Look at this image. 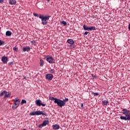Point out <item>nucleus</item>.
I'll use <instances>...</instances> for the list:
<instances>
[{"instance_id":"9d476101","label":"nucleus","mask_w":130,"mask_h":130,"mask_svg":"<svg viewBox=\"0 0 130 130\" xmlns=\"http://www.w3.org/2000/svg\"><path fill=\"white\" fill-rule=\"evenodd\" d=\"M23 50L24 52H29L30 50H31V47H29L28 46H24L23 47Z\"/></svg>"},{"instance_id":"0eeeda50","label":"nucleus","mask_w":130,"mask_h":130,"mask_svg":"<svg viewBox=\"0 0 130 130\" xmlns=\"http://www.w3.org/2000/svg\"><path fill=\"white\" fill-rule=\"evenodd\" d=\"M36 104H37V105H38V106H46V104H43L42 103V102L41 101V100H37L35 101Z\"/></svg>"},{"instance_id":"a878e982","label":"nucleus","mask_w":130,"mask_h":130,"mask_svg":"<svg viewBox=\"0 0 130 130\" xmlns=\"http://www.w3.org/2000/svg\"><path fill=\"white\" fill-rule=\"evenodd\" d=\"M5 44V42L2 40H0V46H2V45H4Z\"/></svg>"},{"instance_id":"c756f323","label":"nucleus","mask_w":130,"mask_h":130,"mask_svg":"<svg viewBox=\"0 0 130 130\" xmlns=\"http://www.w3.org/2000/svg\"><path fill=\"white\" fill-rule=\"evenodd\" d=\"M88 34H90V33L88 31H85L84 34V35H88Z\"/></svg>"},{"instance_id":"473e14b6","label":"nucleus","mask_w":130,"mask_h":130,"mask_svg":"<svg viewBox=\"0 0 130 130\" xmlns=\"http://www.w3.org/2000/svg\"><path fill=\"white\" fill-rule=\"evenodd\" d=\"M12 63H13L12 62H10L8 63V64H9V66H10V64H11Z\"/></svg>"},{"instance_id":"7ed1b4c3","label":"nucleus","mask_w":130,"mask_h":130,"mask_svg":"<svg viewBox=\"0 0 130 130\" xmlns=\"http://www.w3.org/2000/svg\"><path fill=\"white\" fill-rule=\"evenodd\" d=\"M31 115H45V116H47V114L45 113L44 111H37L36 112H32L30 113Z\"/></svg>"},{"instance_id":"bb28decb","label":"nucleus","mask_w":130,"mask_h":130,"mask_svg":"<svg viewBox=\"0 0 130 130\" xmlns=\"http://www.w3.org/2000/svg\"><path fill=\"white\" fill-rule=\"evenodd\" d=\"M93 94L94 96H98V95H99V93L98 92H93Z\"/></svg>"},{"instance_id":"f704fd0d","label":"nucleus","mask_w":130,"mask_h":130,"mask_svg":"<svg viewBox=\"0 0 130 130\" xmlns=\"http://www.w3.org/2000/svg\"><path fill=\"white\" fill-rule=\"evenodd\" d=\"M81 107H84V104H81Z\"/></svg>"},{"instance_id":"72a5a7b5","label":"nucleus","mask_w":130,"mask_h":130,"mask_svg":"<svg viewBox=\"0 0 130 130\" xmlns=\"http://www.w3.org/2000/svg\"><path fill=\"white\" fill-rule=\"evenodd\" d=\"M31 43H32V44H34V43H35V41H31Z\"/></svg>"},{"instance_id":"f3484780","label":"nucleus","mask_w":130,"mask_h":130,"mask_svg":"<svg viewBox=\"0 0 130 130\" xmlns=\"http://www.w3.org/2000/svg\"><path fill=\"white\" fill-rule=\"evenodd\" d=\"M6 36H11V35H12V31H11L10 30H8L6 32Z\"/></svg>"},{"instance_id":"6e6552de","label":"nucleus","mask_w":130,"mask_h":130,"mask_svg":"<svg viewBox=\"0 0 130 130\" xmlns=\"http://www.w3.org/2000/svg\"><path fill=\"white\" fill-rule=\"evenodd\" d=\"M45 78L46 80H48V81H51L53 79V75L52 74H47L46 75Z\"/></svg>"},{"instance_id":"9b49d317","label":"nucleus","mask_w":130,"mask_h":130,"mask_svg":"<svg viewBox=\"0 0 130 130\" xmlns=\"http://www.w3.org/2000/svg\"><path fill=\"white\" fill-rule=\"evenodd\" d=\"M2 61L3 63H8V57L3 56L2 57Z\"/></svg>"},{"instance_id":"aec40b11","label":"nucleus","mask_w":130,"mask_h":130,"mask_svg":"<svg viewBox=\"0 0 130 130\" xmlns=\"http://www.w3.org/2000/svg\"><path fill=\"white\" fill-rule=\"evenodd\" d=\"M6 90H4L3 91H2L1 93H0V97H2V96H4V95H5L6 94Z\"/></svg>"},{"instance_id":"2eb2a0df","label":"nucleus","mask_w":130,"mask_h":130,"mask_svg":"<svg viewBox=\"0 0 130 130\" xmlns=\"http://www.w3.org/2000/svg\"><path fill=\"white\" fill-rule=\"evenodd\" d=\"M53 129H59V125L55 124L52 125Z\"/></svg>"},{"instance_id":"c85d7f7f","label":"nucleus","mask_w":130,"mask_h":130,"mask_svg":"<svg viewBox=\"0 0 130 130\" xmlns=\"http://www.w3.org/2000/svg\"><path fill=\"white\" fill-rule=\"evenodd\" d=\"M33 15L35 16V17H38V14H37L36 13H34Z\"/></svg>"},{"instance_id":"20e7f679","label":"nucleus","mask_w":130,"mask_h":130,"mask_svg":"<svg viewBox=\"0 0 130 130\" xmlns=\"http://www.w3.org/2000/svg\"><path fill=\"white\" fill-rule=\"evenodd\" d=\"M69 101L68 98H66L65 99L61 100L59 99L58 106L59 107H62V106H66V103Z\"/></svg>"},{"instance_id":"f257e3e1","label":"nucleus","mask_w":130,"mask_h":130,"mask_svg":"<svg viewBox=\"0 0 130 130\" xmlns=\"http://www.w3.org/2000/svg\"><path fill=\"white\" fill-rule=\"evenodd\" d=\"M122 114L125 115V116H121L120 117V119L122 120H130V110H128L127 109H123Z\"/></svg>"},{"instance_id":"4be33fe9","label":"nucleus","mask_w":130,"mask_h":130,"mask_svg":"<svg viewBox=\"0 0 130 130\" xmlns=\"http://www.w3.org/2000/svg\"><path fill=\"white\" fill-rule=\"evenodd\" d=\"M90 31H93V30H96V27L95 26H91L89 27Z\"/></svg>"},{"instance_id":"6ab92c4d","label":"nucleus","mask_w":130,"mask_h":130,"mask_svg":"<svg viewBox=\"0 0 130 130\" xmlns=\"http://www.w3.org/2000/svg\"><path fill=\"white\" fill-rule=\"evenodd\" d=\"M40 67H43V65L44 64V61L42 59H40Z\"/></svg>"},{"instance_id":"7c9ffc66","label":"nucleus","mask_w":130,"mask_h":130,"mask_svg":"<svg viewBox=\"0 0 130 130\" xmlns=\"http://www.w3.org/2000/svg\"><path fill=\"white\" fill-rule=\"evenodd\" d=\"M13 50L17 51V47H13Z\"/></svg>"},{"instance_id":"dca6fc26","label":"nucleus","mask_w":130,"mask_h":130,"mask_svg":"<svg viewBox=\"0 0 130 130\" xmlns=\"http://www.w3.org/2000/svg\"><path fill=\"white\" fill-rule=\"evenodd\" d=\"M83 27V29L85 30V31H89V30H90V27H88L86 25H84Z\"/></svg>"},{"instance_id":"f8f14e48","label":"nucleus","mask_w":130,"mask_h":130,"mask_svg":"<svg viewBox=\"0 0 130 130\" xmlns=\"http://www.w3.org/2000/svg\"><path fill=\"white\" fill-rule=\"evenodd\" d=\"M10 97H11V92L6 91L4 99H6V98H10Z\"/></svg>"},{"instance_id":"412c9836","label":"nucleus","mask_w":130,"mask_h":130,"mask_svg":"<svg viewBox=\"0 0 130 130\" xmlns=\"http://www.w3.org/2000/svg\"><path fill=\"white\" fill-rule=\"evenodd\" d=\"M103 105H107L108 104V101L104 100L102 102Z\"/></svg>"},{"instance_id":"a211bd4d","label":"nucleus","mask_w":130,"mask_h":130,"mask_svg":"<svg viewBox=\"0 0 130 130\" xmlns=\"http://www.w3.org/2000/svg\"><path fill=\"white\" fill-rule=\"evenodd\" d=\"M13 109H16L17 108V99H15V102L14 106L12 107Z\"/></svg>"},{"instance_id":"f03ea898","label":"nucleus","mask_w":130,"mask_h":130,"mask_svg":"<svg viewBox=\"0 0 130 130\" xmlns=\"http://www.w3.org/2000/svg\"><path fill=\"white\" fill-rule=\"evenodd\" d=\"M50 17L49 15L44 16L43 15L40 14L39 19H41L42 24L43 25H47V23H48L47 21L49 20Z\"/></svg>"},{"instance_id":"423d86ee","label":"nucleus","mask_w":130,"mask_h":130,"mask_svg":"<svg viewBox=\"0 0 130 130\" xmlns=\"http://www.w3.org/2000/svg\"><path fill=\"white\" fill-rule=\"evenodd\" d=\"M49 124V121L45 120L43 121V123L39 125V127H40V128H42L43 126H46V125H47V124Z\"/></svg>"},{"instance_id":"4468645a","label":"nucleus","mask_w":130,"mask_h":130,"mask_svg":"<svg viewBox=\"0 0 130 130\" xmlns=\"http://www.w3.org/2000/svg\"><path fill=\"white\" fill-rule=\"evenodd\" d=\"M10 5H16L17 1L16 0H9Z\"/></svg>"},{"instance_id":"5701e85b","label":"nucleus","mask_w":130,"mask_h":130,"mask_svg":"<svg viewBox=\"0 0 130 130\" xmlns=\"http://www.w3.org/2000/svg\"><path fill=\"white\" fill-rule=\"evenodd\" d=\"M49 73H50L51 74H54V73H55V70H54V69H51L49 71Z\"/></svg>"},{"instance_id":"393cba45","label":"nucleus","mask_w":130,"mask_h":130,"mask_svg":"<svg viewBox=\"0 0 130 130\" xmlns=\"http://www.w3.org/2000/svg\"><path fill=\"white\" fill-rule=\"evenodd\" d=\"M61 24H62L64 26H67V22H66L64 21H62L61 22Z\"/></svg>"},{"instance_id":"1a4fd4ad","label":"nucleus","mask_w":130,"mask_h":130,"mask_svg":"<svg viewBox=\"0 0 130 130\" xmlns=\"http://www.w3.org/2000/svg\"><path fill=\"white\" fill-rule=\"evenodd\" d=\"M49 99H50V100H52V101L54 100V103H55L56 104H57V105L58 106V102H59V99H56V98H54V97H53V96L50 97V98H49Z\"/></svg>"},{"instance_id":"b1692460","label":"nucleus","mask_w":130,"mask_h":130,"mask_svg":"<svg viewBox=\"0 0 130 130\" xmlns=\"http://www.w3.org/2000/svg\"><path fill=\"white\" fill-rule=\"evenodd\" d=\"M25 103H27V101H26V100H22L21 102V105H23V104H24Z\"/></svg>"},{"instance_id":"ddd939ff","label":"nucleus","mask_w":130,"mask_h":130,"mask_svg":"<svg viewBox=\"0 0 130 130\" xmlns=\"http://www.w3.org/2000/svg\"><path fill=\"white\" fill-rule=\"evenodd\" d=\"M67 42H68V43H69V44H71V45H73V44H74L75 43V42L74 41V40H73V39H68L67 40Z\"/></svg>"},{"instance_id":"cd10ccee","label":"nucleus","mask_w":130,"mask_h":130,"mask_svg":"<svg viewBox=\"0 0 130 130\" xmlns=\"http://www.w3.org/2000/svg\"><path fill=\"white\" fill-rule=\"evenodd\" d=\"M20 101H21V100L18 99L17 100V107L18 106H19V104H20Z\"/></svg>"},{"instance_id":"39448f33","label":"nucleus","mask_w":130,"mask_h":130,"mask_svg":"<svg viewBox=\"0 0 130 130\" xmlns=\"http://www.w3.org/2000/svg\"><path fill=\"white\" fill-rule=\"evenodd\" d=\"M46 60L49 63H55V60L52 57V56H47Z\"/></svg>"},{"instance_id":"2f4dec72","label":"nucleus","mask_w":130,"mask_h":130,"mask_svg":"<svg viewBox=\"0 0 130 130\" xmlns=\"http://www.w3.org/2000/svg\"><path fill=\"white\" fill-rule=\"evenodd\" d=\"M4 2V0H0V4H3Z\"/></svg>"}]
</instances>
